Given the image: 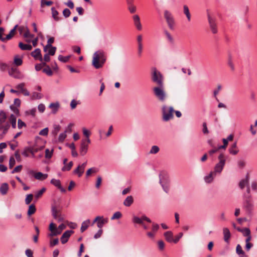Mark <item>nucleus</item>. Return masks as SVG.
<instances>
[{
    "mask_svg": "<svg viewBox=\"0 0 257 257\" xmlns=\"http://www.w3.org/2000/svg\"><path fill=\"white\" fill-rule=\"evenodd\" d=\"M134 25L138 30L141 31L142 29V24L140 22V19L138 15H135L133 17Z\"/></svg>",
    "mask_w": 257,
    "mask_h": 257,
    "instance_id": "aec40b11",
    "label": "nucleus"
},
{
    "mask_svg": "<svg viewBox=\"0 0 257 257\" xmlns=\"http://www.w3.org/2000/svg\"><path fill=\"white\" fill-rule=\"evenodd\" d=\"M35 178L39 180H45L48 177L47 174H43L42 172H39L35 173L34 175Z\"/></svg>",
    "mask_w": 257,
    "mask_h": 257,
    "instance_id": "a878e982",
    "label": "nucleus"
},
{
    "mask_svg": "<svg viewBox=\"0 0 257 257\" xmlns=\"http://www.w3.org/2000/svg\"><path fill=\"white\" fill-rule=\"evenodd\" d=\"M6 113L3 110H0V140L3 139L10 127V124L7 121Z\"/></svg>",
    "mask_w": 257,
    "mask_h": 257,
    "instance_id": "f257e3e1",
    "label": "nucleus"
},
{
    "mask_svg": "<svg viewBox=\"0 0 257 257\" xmlns=\"http://www.w3.org/2000/svg\"><path fill=\"white\" fill-rule=\"evenodd\" d=\"M122 216V214L119 211L115 212L111 217V220L118 219Z\"/></svg>",
    "mask_w": 257,
    "mask_h": 257,
    "instance_id": "3c124183",
    "label": "nucleus"
},
{
    "mask_svg": "<svg viewBox=\"0 0 257 257\" xmlns=\"http://www.w3.org/2000/svg\"><path fill=\"white\" fill-rule=\"evenodd\" d=\"M33 195L32 194H28L25 199V203L26 204H29L32 201Z\"/></svg>",
    "mask_w": 257,
    "mask_h": 257,
    "instance_id": "680f3d73",
    "label": "nucleus"
},
{
    "mask_svg": "<svg viewBox=\"0 0 257 257\" xmlns=\"http://www.w3.org/2000/svg\"><path fill=\"white\" fill-rule=\"evenodd\" d=\"M218 159L219 160V162L216 164V165L214 167V171H213L215 175H216L220 174L225 165V159L224 158V154L222 153H220L218 157Z\"/></svg>",
    "mask_w": 257,
    "mask_h": 257,
    "instance_id": "20e7f679",
    "label": "nucleus"
},
{
    "mask_svg": "<svg viewBox=\"0 0 257 257\" xmlns=\"http://www.w3.org/2000/svg\"><path fill=\"white\" fill-rule=\"evenodd\" d=\"M155 96L161 102H164L166 98L164 84L158 85L153 89Z\"/></svg>",
    "mask_w": 257,
    "mask_h": 257,
    "instance_id": "7ed1b4c3",
    "label": "nucleus"
},
{
    "mask_svg": "<svg viewBox=\"0 0 257 257\" xmlns=\"http://www.w3.org/2000/svg\"><path fill=\"white\" fill-rule=\"evenodd\" d=\"M243 207L248 212H249L251 210V209L252 208V204L251 202H250L249 199L246 198L245 199L244 203H243Z\"/></svg>",
    "mask_w": 257,
    "mask_h": 257,
    "instance_id": "bb28decb",
    "label": "nucleus"
},
{
    "mask_svg": "<svg viewBox=\"0 0 257 257\" xmlns=\"http://www.w3.org/2000/svg\"><path fill=\"white\" fill-rule=\"evenodd\" d=\"M159 177L160 183L161 184L164 191L165 192L168 193L169 190V179L168 175L165 173H162L160 174Z\"/></svg>",
    "mask_w": 257,
    "mask_h": 257,
    "instance_id": "39448f33",
    "label": "nucleus"
},
{
    "mask_svg": "<svg viewBox=\"0 0 257 257\" xmlns=\"http://www.w3.org/2000/svg\"><path fill=\"white\" fill-rule=\"evenodd\" d=\"M37 109L36 107L25 111V114L26 116H31L35 117L36 115Z\"/></svg>",
    "mask_w": 257,
    "mask_h": 257,
    "instance_id": "f704fd0d",
    "label": "nucleus"
},
{
    "mask_svg": "<svg viewBox=\"0 0 257 257\" xmlns=\"http://www.w3.org/2000/svg\"><path fill=\"white\" fill-rule=\"evenodd\" d=\"M184 13L186 16V17L189 21L191 20V15L189 10V8L186 5L183 6Z\"/></svg>",
    "mask_w": 257,
    "mask_h": 257,
    "instance_id": "a19ab883",
    "label": "nucleus"
},
{
    "mask_svg": "<svg viewBox=\"0 0 257 257\" xmlns=\"http://www.w3.org/2000/svg\"><path fill=\"white\" fill-rule=\"evenodd\" d=\"M142 35H139L137 37V41H138V55L139 57L142 56V52H143V44L142 43Z\"/></svg>",
    "mask_w": 257,
    "mask_h": 257,
    "instance_id": "412c9836",
    "label": "nucleus"
},
{
    "mask_svg": "<svg viewBox=\"0 0 257 257\" xmlns=\"http://www.w3.org/2000/svg\"><path fill=\"white\" fill-rule=\"evenodd\" d=\"M67 159L66 158L63 159V163L64 164V166L62 168V171L63 172L68 171L71 170L72 167L73 166V163L72 161H70L68 164L67 163Z\"/></svg>",
    "mask_w": 257,
    "mask_h": 257,
    "instance_id": "5701e85b",
    "label": "nucleus"
},
{
    "mask_svg": "<svg viewBox=\"0 0 257 257\" xmlns=\"http://www.w3.org/2000/svg\"><path fill=\"white\" fill-rule=\"evenodd\" d=\"M86 165L87 162H85L81 164H79L75 170H74L73 174L77 175L79 177H81L84 172Z\"/></svg>",
    "mask_w": 257,
    "mask_h": 257,
    "instance_id": "f8f14e48",
    "label": "nucleus"
},
{
    "mask_svg": "<svg viewBox=\"0 0 257 257\" xmlns=\"http://www.w3.org/2000/svg\"><path fill=\"white\" fill-rule=\"evenodd\" d=\"M132 221L134 224L139 225L143 224L145 221L149 223L152 222L151 220L145 215H143L141 217L134 215L132 217Z\"/></svg>",
    "mask_w": 257,
    "mask_h": 257,
    "instance_id": "1a4fd4ad",
    "label": "nucleus"
},
{
    "mask_svg": "<svg viewBox=\"0 0 257 257\" xmlns=\"http://www.w3.org/2000/svg\"><path fill=\"white\" fill-rule=\"evenodd\" d=\"M238 230L242 233L244 236H247L250 235V231L248 228H244L243 229H238Z\"/></svg>",
    "mask_w": 257,
    "mask_h": 257,
    "instance_id": "a18cd8bd",
    "label": "nucleus"
},
{
    "mask_svg": "<svg viewBox=\"0 0 257 257\" xmlns=\"http://www.w3.org/2000/svg\"><path fill=\"white\" fill-rule=\"evenodd\" d=\"M9 190V185L7 183L2 184L0 186V192L3 195H6Z\"/></svg>",
    "mask_w": 257,
    "mask_h": 257,
    "instance_id": "c85d7f7f",
    "label": "nucleus"
},
{
    "mask_svg": "<svg viewBox=\"0 0 257 257\" xmlns=\"http://www.w3.org/2000/svg\"><path fill=\"white\" fill-rule=\"evenodd\" d=\"M70 57V55L66 56H63L61 55H60L58 56V60L61 62V63H66L68 61L69 58Z\"/></svg>",
    "mask_w": 257,
    "mask_h": 257,
    "instance_id": "37998d69",
    "label": "nucleus"
},
{
    "mask_svg": "<svg viewBox=\"0 0 257 257\" xmlns=\"http://www.w3.org/2000/svg\"><path fill=\"white\" fill-rule=\"evenodd\" d=\"M19 47L22 50H31L32 49V46L30 44H24L22 42H19Z\"/></svg>",
    "mask_w": 257,
    "mask_h": 257,
    "instance_id": "7c9ffc66",
    "label": "nucleus"
},
{
    "mask_svg": "<svg viewBox=\"0 0 257 257\" xmlns=\"http://www.w3.org/2000/svg\"><path fill=\"white\" fill-rule=\"evenodd\" d=\"M56 50V48L55 47H49L48 49H47V52H46V53L49 54V55H50L53 56L55 54Z\"/></svg>",
    "mask_w": 257,
    "mask_h": 257,
    "instance_id": "de8ad7c7",
    "label": "nucleus"
},
{
    "mask_svg": "<svg viewBox=\"0 0 257 257\" xmlns=\"http://www.w3.org/2000/svg\"><path fill=\"white\" fill-rule=\"evenodd\" d=\"M88 145L85 144L84 141H81L79 149V153L80 155L82 156L85 155L88 152Z\"/></svg>",
    "mask_w": 257,
    "mask_h": 257,
    "instance_id": "6ab92c4d",
    "label": "nucleus"
},
{
    "mask_svg": "<svg viewBox=\"0 0 257 257\" xmlns=\"http://www.w3.org/2000/svg\"><path fill=\"white\" fill-rule=\"evenodd\" d=\"M207 18H208V20L209 26H210V29L211 30V32L213 34L217 33V29L216 27L215 20L213 18H212L210 16L208 11H207Z\"/></svg>",
    "mask_w": 257,
    "mask_h": 257,
    "instance_id": "ddd939ff",
    "label": "nucleus"
},
{
    "mask_svg": "<svg viewBox=\"0 0 257 257\" xmlns=\"http://www.w3.org/2000/svg\"><path fill=\"white\" fill-rule=\"evenodd\" d=\"M249 180V176L247 174L245 178L241 180L239 183V187L241 189H244L245 186L247 187V192L248 193H249L250 191L249 187L248 186Z\"/></svg>",
    "mask_w": 257,
    "mask_h": 257,
    "instance_id": "4468645a",
    "label": "nucleus"
},
{
    "mask_svg": "<svg viewBox=\"0 0 257 257\" xmlns=\"http://www.w3.org/2000/svg\"><path fill=\"white\" fill-rule=\"evenodd\" d=\"M216 176L213 171H211L209 174L204 177V180L206 183L209 184L213 182L214 177Z\"/></svg>",
    "mask_w": 257,
    "mask_h": 257,
    "instance_id": "4be33fe9",
    "label": "nucleus"
},
{
    "mask_svg": "<svg viewBox=\"0 0 257 257\" xmlns=\"http://www.w3.org/2000/svg\"><path fill=\"white\" fill-rule=\"evenodd\" d=\"M71 12L69 9L66 8L63 11V15L65 18H68L70 16Z\"/></svg>",
    "mask_w": 257,
    "mask_h": 257,
    "instance_id": "69168bd1",
    "label": "nucleus"
},
{
    "mask_svg": "<svg viewBox=\"0 0 257 257\" xmlns=\"http://www.w3.org/2000/svg\"><path fill=\"white\" fill-rule=\"evenodd\" d=\"M73 233L72 230H67L63 233L60 238V240L62 243L64 244L66 243L71 235Z\"/></svg>",
    "mask_w": 257,
    "mask_h": 257,
    "instance_id": "a211bd4d",
    "label": "nucleus"
},
{
    "mask_svg": "<svg viewBox=\"0 0 257 257\" xmlns=\"http://www.w3.org/2000/svg\"><path fill=\"white\" fill-rule=\"evenodd\" d=\"M45 190L46 188H43L39 191L36 192L35 194V197L36 198V199H38L40 197H41L43 194L44 193V192L45 191Z\"/></svg>",
    "mask_w": 257,
    "mask_h": 257,
    "instance_id": "49530a36",
    "label": "nucleus"
},
{
    "mask_svg": "<svg viewBox=\"0 0 257 257\" xmlns=\"http://www.w3.org/2000/svg\"><path fill=\"white\" fill-rule=\"evenodd\" d=\"M36 211V208L34 204H31L29 206L28 211V214L29 215H31L33 214H34Z\"/></svg>",
    "mask_w": 257,
    "mask_h": 257,
    "instance_id": "8fccbe9b",
    "label": "nucleus"
},
{
    "mask_svg": "<svg viewBox=\"0 0 257 257\" xmlns=\"http://www.w3.org/2000/svg\"><path fill=\"white\" fill-rule=\"evenodd\" d=\"M163 111V119L167 121L173 117V112L174 109L173 107H167L166 105H164L162 107Z\"/></svg>",
    "mask_w": 257,
    "mask_h": 257,
    "instance_id": "423d86ee",
    "label": "nucleus"
},
{
    "mask_svg": "<svg viewBox=\"0 0 257 257\" xmlns=\"http://www.w3.org/2000/svg\"><path fill=\"white\" fill-rule=\"evenodd\" d=\"M68 69L72 73H79L81 71V69L77 66H73L72 65H67Z\"/></svg>",
    "mask_w": 257,
    "mask_h": 257,
    "instance_id": "72a5a7b5",
    "label": "nucleus"
},
{
    "mask_svg": "<svg viewBox=\"0 0 257 257\" xmlns=\"http://www.w3.org/2000/svg\"><path fill=\"white\" fill-rule=\"evenodd\" d=\"M228 152L230 155H236L239 152V149L237 147V141L230 145L228 148Z\"/></svg>",
    "mask_w": 257,
    "mask_h": 257,
    "instance_id": "dca6fc26",
    "label": "nucleus"
},
{
    "mask_svg": "<svg viewBox=\"0 0 257 257\" xmlns=\"http://www.w3.org/2000/svg\"><path fill=\"white\" fill-rule=\"evenodd\" d=\"M82 132H83V135L86 138H89L91 134V132H90V131H89L85 127H83L82 128Z\"/></svg>",
    "mask_w": 257,
    "mask_h": 257,
    "instance_id": "338daca9",
    "label": "nucleus"
},
{
    "mask_svg": "<svg viewBox=\"0 0 257 257\" xmlns=\"http://www.w3.org/2000/svg\"><path fill=\"white\" fill-rule=\"evenodd\" d=\"M11 109L14 112V113L17 115H19V110L18 107L15 106L14 105H11L10 106Z\"/></svg>",
    "mask_w": 257,
    "mask_h": 257,
    "instance_id": "e2e57ef3",
    "label": "nucleus"
},
{
    "mask_svg": "<svg viewBox=\"0 0 257 257\" xmlns=\"http://www.w3.org/2000/svg\"><path fill=\"white\" fill-rule=\"evenodd\" d=\"M107 56L102 50L96 51L93 55L91 64H103L106 62Z\"/></svg>",
    "mask_w": 257,
    "mask_h": 257,
    "instance_id": "f03ea898",
    "label": "nucleus"
},
{
    "mask_svg": "<svg viewBox=\"0 0 257 257\" xmlns=\"http://www.w3.org/2000/svg\"><path fill=\"white\" fill-rule=\"evenodd\" d=\"M159 151H160L159 147L158 146L154 145L151 147V148L149 151V154H156L159 152Z\"/></svg>",
    "mask_w": 257,
    "mask_h": 257,
    "instance_id": "79ce46f5",
    "label": "nucleus"
},
{
    "mask_svg": "<svg viewBox=\"0 0 257 257\" xmlns=\"http://www.w3.org/2000/svg\"><path fill=\"white\" fill-rule=\"evenodd\" d=\"M9 74L14 78L21 79L24 77L23 73L19 70L18 65L10 66Z\"/></svg>",
    "mask_w": 257,
    "mask_h": 257,
    "instance_id": "6e6552de",
    "label": "nucleus"
},
{
    "mask_svg": "<svg viewBox=\"0 0 257 257\" xmlns=\"http://www.w3.org/2000/svg\"><path fill=\"white\" fill-rule=\"evenodd\" d=\"M134 202V198L131 195L128 196L123 201V205L125 206L129 207Z\"/></svg>",
    "mask_w": 257,
    "mask_h": 257,
    "instance_id": "cd10ccee",
    "label": "nucleus"
},
{
    "mask_svg": "<svg viewBox=\"0 0 257 257\" xmlns=\"http://www.w3.org/2000/svg\"><path fill=\"white\" fill-rule=\"evenodd\" d=\"M29 152L31 154L33 157H34V152L30 148H26L22 153V154L25 157H28L29 156Z\"/></svg>",
    "mask_w": 257,
    "mask_h": 257,
    "instance_id": "e433bc0d",
    "label": "nucleus"
},
{
    "mask_svg": "<svg viewBox=\"0 0 257 257\" xmlns=\"http://www.w3.org/2000/svg\"><path fill=\"white\" fill-rule=\"evenodd\" d=\"M90 224V219H87L82 222L81 226L80 228V230L81 232H83L85 230H86L89 226Z\"/></svg>",
    "mask_w": 257,
    "mask_h": 257,
    "instance_id": "c756f323",
    "label": "nucleus"
},
{
    "mask_svg": "<svg viewBox=\"0 0 257 257\" xmlns=\"http://www.w3.org/2000/svg\"><path fill=\"white\" fill-rule=\"evenodd\" d=\"M49 132L48 127H45L44 129L42 130L39 133V135L42 136H47L48 135Z\"/></svg>",
    "mask_w": 257,
    "mask_h": 257,
    "instance_id": "0e129e2a",
    "label": "nucleus"
},
{
    "mask_svg": "<svg viewBox=\"0 0 257 257\" xmlns=\"http://www.w3.org/2000/svg\"><path fill=\"white\" fill-rule=\"evenodd\" d=\"M43 60H44L45 62H43L42 61L41 62V63H40V64H46V62H48L50 60V55L46 53V54L44 56Z\"/></svg>",
    "mask_w": 257,
    "mask_h": 257,
    "instance_id": "13d9d810",
    "label": "nucleus"
},
{
    "mask_svg": "<svg viewBox=\"0 0 257 257\" xmlns=\"http://www.w3.org/2000/svg\"><path fill=\"white\" fill-rule=\"evenodd\" d=\"M31 55L34 58L35 60H39L40 62H42L43 58L41 55L40 49H36L34 51L31 52Z\"/></svg>",
    "mask_w": 257,
    "mask_h": 257,
    "instance_id": "f3484780",
    "label": "nucleus"
},
{
    "mask_svg": "<svg viewBox=\"0 0 257 257\" xmlns=\"http://www.w3.org/2000/svg\"><path fill=\"white\" fill-rule=\"evenodd\" d=\"M164 17L169 28L171 30H173L174 26V20L172 14L169 11L165 10L164 11Z\"/></svg>",
    "mask_w": 257,
    "mask_h": 257,
    "instance_id": "9d476101",
    "label": "nucleus"
},
{
    "mask_svg": "<svg viewBox=\"0 0 257 257\" xmlns=\"http://www.w3.org/2000/svg\"><path fill=\"white\" fill-rule=\"evenodd\" d=\"M60 130V126L58 124H55L53 126L52 134L54 136H56Z\"/></svg>",
    "mask_w": 257,
    "mask_h": 257,
    "instance_id": "603ef678",
    "label": "nucleus"
},
{
    "mask_svg": "<svg viewBox=\"0 0 257 257\" xmlns=\"http://www.w3.org/2000/svg\"><path fill=\"white\" fill-rule=\"evenodd\" d=\"M152 78L153 82H155L158 85L163 84V76L161 73L155 67L152 68Z\"/></svg>",
    "mask_w": 257,
    "mask_h": 257,
    "instance_id": "0eeeda50",
    "label": "nucleus"
},
{
    "mask_svg": "<svg viewBox=\"0 0 257 257\" xmlns=\"http://www.w3.org/2000/svg\"><path fill=\"white\" fill-rule=\"evenodd\" d=\"M51 183L54 185L55 186L57 187V188L58 187H60V185H61V182L59 180H57L55 179H52L51 180Z\"/></svg>",
    "mask_w": 257,
    "mask_h": 257,
    "instance_id": "bf43d9fd",
    "label": "nucleus"
},
{
    "mask_svg": "<svg viewBox=\"0 0 257 257\" xmlns=\"http://www.w3.org/2000/svg\"><path fill=\"white\" fill-rule=\"evenodd\" d=\"M164 235L166 240L169 242H174L173 234L171 231H168L164 233Z\"/></svg>",
    "mask_w": 257,
    "mask_h": 257,
    "instance_id": "393cba45",
    "label": "nucleus"
},
{
    "mask_svg": "<svg viewBox=\"0 0 257 257\" xmlns=\"http://www.w3.org/2000/svg\"><path fill=\"white\" fill-rule=\"evenodd\" d=\"M52 214L53 217L55 219H57V216L59 215V211L56 209L55 207H52Z\"/></svg>",
    "mask_w": 257,
    "mask_h": 257,
    "instance_id": "4d7b16f0",
    "label": "nucleus"
},
{
    "mask_svg": "<svg viewBox=\"0 0 257 257\" xmlns=\"http://www.w3.org/2000/svg\"><path fill=\"white\" fill-rule=\"evenodd\" d=\"M32 97L34 99H40L42 97V95L40 93L34 92L33 93Z\"/></svg>",
    "mask_w": 257,
    "mask_h": 257,
    "instance_id": "864d4df0",
    "label": "nucleus"
},
{
    "mask_svg": "<svg viewBox=\"0 0 257 257\" xmlns=\"http://www.w3.org/2000/svg\"><path fill=\"white\" fill-rule=\"evenodd\" d=\"M18 27V25L17 24L14 26V27L10 31L9 34L6 36L5 37L6 40H9L12 39L13 37L14 33L15 32L16 29Z\"/></svg>",
    "mask_w": 257,
    "mask_h": 257,
    "instance_id": "4c0bfd02",
    "label": "nucleus"
},
{
    "mask_svg": "<svg viewBox=\"0 0 257 257\" xmlns=\"http://www.w3.org/2000/svg\"><path fill=\"white\" fill-rule=\"evenodd\" d=\"M43 72L48 76H51L54 73L57 72L58 67L57 65H43Z\"/></svg>",
    "mask_w": 257,
    "mask_h": 257,
    "instance_id": "9b49d317",
    "label": "nucleus"
},
{
    "mask_svg": "<svg viewBox=\"0 0 257 257\" xmlns=\"http://www.w3.org/2000/svg\"><path fill=\"white\" fill-rule=\"evenodd\" d=\"M49 107L52 109V113L55 114L58 111L60 107V104L59 102L57 101L56 102L50 103Z\"/></svg>",
    "mask_w": 257,
    "mask_h": 257,
    "instance_id": "b1692460",
    "label": "nucleus"
},
{
    "mask_svg": "<svg viewBox=\"0 0 257 257\" xmlns=\"http://www.w3.org/2000/svg\"><path fill=\"white\" fill-rule=\"evenodd\" d=\"M164 34L166 36L168 42L171 45H173L174 44V40L171 35L167 30L164 31Z\"/></svg>",
    "mask_w": 257,
    "mask_h": 257,
    "instance_id": "c9c22d12",
    "label": "nucleus"
},
{
    "mask_svg": "<svg viewBox=\"0 0 257 257\" xmlns=\"http://www.w3.org/2000/svg\"><path fill=\"white\" fill-rule=\"evenodd\" d=\"M98 171V169L95 167L91 168L88 169L86 172V177L89 176L91 173H95Z\"/></svg>",
    "mask_w": 257,
    "mask_h": 257,
    "instance_id": "c03bdc74",
    "label": "nucleus"
},
{
    "mask_svg": "<svg viewBox=\"0 0 257 257\" xmlns=\"http://www.w3.org/2000/svg\"><path fill=\"white\" fill-rule=\"evenodd\" d=\"M26 123L23 121L21 119L18 120V127L19 129H21L23 127H26Z\"/></svg>",
    "mask_w": 257,
    "mask_h": 257,
    "instance_id": "774afa93",
    "label": "nucleus"
},
{
    "mask_svg": "<svg viewBox=\"0 0 257 257\" xmlns=\"http://www.w3.org/2000/svg\"><path fill=\"white\" fill-rule=\"evenodd\" d=\"M159 228V225L158 224L156 223H155V222H152V230L153 232H154V233H156V232L158 230Z\"/></svg>",
    "mask_w": 257,
    "mask_h": 257,
    "instance_id": "6e6d98bb",
    "label": "nucleus"
},
{
    "mask_svg": "<svg viewBox=\"0 0 257 257\" xmlns=\"http://www.w3.org/2000/svg\"><path fill=\"white\" fill-rule=\"evenodd\" d=\"M53 152V150L50 151L48 149L45 150V157L47 159H50L52 157Z\"/></svg>",
    "mask_w": 257,
    "mask_h": 257,
    "instance_id": "052dcab7",
    "label": "nucleus"
},
{
    "mask_svg": "<svg viewBox=\"0 0 257 257\" xmlns=\"http://www.w3.org/2000/svg\"><path fill=\"white\" fill-rule=\"evenodd\" d=\"M66 132L67 131H66L62 133L59 135V137H58V141L59 142H62L65 139V138H66V136H67Z\"/></svg>",
    "mask_w": 257,
    "mask_h": 257,
    "instance_id": "5fc2aeb1",
    "label": "nucleus"
},
{
    "mask_svg": "<svg viewBox=\"0 0 257 257\" xmlns=\"http://www.w3.org/2000/svg\"><path fill=\"white\" fill-rule=\"evenodd\" d=\"M23 60L22 58L17 55L15 57L13 64H22Z\"/></svg>",
    "mask_w": 257,
    "mask_h": 257,
    "instance_id": "09e8293b",
    "label": "nucleus"
},
{
    "mask_svg": "<svg viewBox=\"0 0 257 257\" xmlns=\"http://www.w3.org/2000/svg\"><path fill=\"white\" fill-rule=\"evenodd\" d=\"M108 218H104L103 216H101L100 219L97 222V227L101 229L104 224H106L108 222Z\"/></svg>",
    "mask_w": 257,
    "mask_h": 257,
    "instance_id": "2f4dec72",
    "label": "nucleus"
},
{
    "mask_svg": "<svg viewBox=\"0 0 257 257\" xmlns=\"http://www.w3.org/2000/svg\"><path fill=\"white\" fill-rule=\"evenodd\" d=\"M54 42V38L53 37H50L47 41V44L44 48V51L47 52V49L49 47L53 46L52 44Z\"/></svg>",
    "mask_w": 257,
    "mask_h": 257,
    "instance_id": "ea45409f",
    "label": "nucleus"
},
{
    "mask_svg": "<svg viewBox=\"0 0 257 257\" xmlns=\"http://www.w3.org/2000/svg\"><path fill=\"white\" fill-rule=\"evenodd\" d=\"M51 11H52V16L53 18L55 21H59L60 20V18L57 16L59 14L58 12L54 7H52L51 8Z\"/></svg>",
    "mask_w": 257,
    "mask_h": 257,
    "instance_id": "58836bf2",
    "label": "nucleus"
},
{
    "mask_svg": "<svg viewBox=\"0 0 257 257\" xmlns=\"http://www.w3.org/2000/svg\"><path fill=\"white\" fill-rule=\"evenodd\" d=\"M25 84L24 82L20 83L16 86V88L18 89L19 93H23L25 96H28L30 95L29 91L25 88Z\"/></svg>",
    "mask_w": 257,
    "mask_h": 257,
    "instance_id": "2eb2a0df",
    "label": "nucleus"
},
{
    "mask_svg": "<svg viewBox=\"0 0 257 257\" xmlns=\"http://www.w3.org/2000/svg\"><path fill=\"white\" fill-rule=\"evenodd\" d=\"M9 121H10V122L12 124V127L13 128H16V126H17V124H16L17 117H16V116L15 114H12L10 115V116Z\"/></svg>",
    "mask_w": 257,
    "mask_h": 257,
    "instance_id": "473e14b6",
    "label": "nucleus"
}]
</instances>
